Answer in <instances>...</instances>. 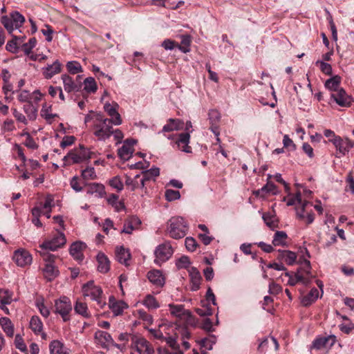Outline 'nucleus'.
I'll list each match as a JSON object with an SVG mask.
<instances>
[{
  "instance_id": "f257e3e1",
  "label": "nucleus",
  "mask_w": 354,
  "mask_h": 354,
  "mask_svg": "<svg viewBox=\"0 0 354 354\" xmlns=\"http://www.w3.org/2000/svg\"><path fill=\"white\" fill-rule=\"evenodd\" d=\"M160 329H150L151 335L157 339H165L167 344L171 348L169 351L167 348H159L158 354H177V321L169 325L160 326Z\"/></svg>"
},
{
  "instance_id": "f03ea898",
  "label": "nucleus",
  "mask_w": 354,
  "mask_h": 354,
  "mask_svg": "<svg viewBox=\"0 0 354 354\" xmlns=\"http://www.w3.org/2000/svg\"><path fill=\"white\" fill-rule=\"evenodd\" d=\"M196 324V318L189 310H185L181 305H178V330L182 327L180 330L183 339L182 344L185 349H188L190 347L189 343L185 340V339H189L191 335L190 332L188 330V327H194Z\"/></svg>"
},
{
  "instance_id": "7ed1b4c3",
  "label": "nucleus",
  "mask_w": 354,
  "mask_h": 354,
  "mask_svg": "<svg viewBox=\"0 0 354 354\" xmlns=\"http://www.w3.org/2000/svg\"><path fill=\"white\" fill-rule=\"evenodd\" d=\"M112 122L102 113H95L92 131L95 137L100 140H105L113 133Z\"/></svg>"
},
{
  "instance_id": "20e7f679",
  "label": "nucleus",
  "mask_w": 354,
  "mask_h": 354,
  "mask_svg": "<svg viewBox=\"0 0 354 354\" xmlns=\"http://www.w3.org/2000/svg\"><path fill=\"white\" fill-rule=\"evenodd\" d=\"M94 152L90 151L83 145H80L78 148L71 149L63 158L65 165L79 164L93 158Z\"/></svg>"
},
{
  "instance_id": "39448f33",
  "label": "nucleus",
  "mask_w": 354,
  "mask_h": 354,
  "mask_svg": "<svg viewBox=\"0 0 354 354\" xmlns=\"http://www.w3.org/2000/svg\"><path fill=\"white\" fill-rule=\"evenodd\" d=\"M178 149L185 153H192V147L189 145L190 133L194 131L192 124L190 121L184 122L178 120Z\"/></svg>"
},
{
  "instance_id": "423d86ee",
  "label": "nucleus",
  "mask_w": 354,
  "mask_h": 354,
  "mask_svg": "<svg viewBox=\"0 0 354 354\" xmlns=\"http://www.w3.org/2000/svg\"><path fill=\"white\" fill-rule=\"evenodd\" d=\"M66 243V239L64 233L57 230L53 235L51 239L45 240L42 243L39 244L37 252L41 254L50 253L49 251H55L59 248H63Z\"/></svg>"
},
{
  "instance_id": "0eeeda50",
  "label": "nucleus",
  "mask_w": 354,
  "mask_h": 354,
  "mask_svg": "<svg viewBox=\"0 0 354 354\" xmlns=\"http://www.w3.org/2000/svg\"><path fill=\"white\" fill-rule=\"evenodd\" d=\"M39 254L43 259L44 261H45V266L43 268L44 277L48 281H52L55 279L59 273L57 267H56L54 264L57 257L53 254L45 253L44 252Z\"/></svg>"
},
{
  "instance_id": "6e6552de",
  "label": "nucleus",
  "mask_w": 354,
  "mask_h": 354,
  "mask_svg": "<svg viewBox=\"0 0 354 354\" xmlns=\"http://www.w3.org/2000/svg\"><path fill=\"white\" fill-rule=\"evenodd\" d=\"M82 292L85 297H90L102 308L106 302L102 300L103 291L100 286H95L93 281H89L82 286Z\"/></svg>"
},
{
  "instance_id": "1a4fd4ad",
  "label": "nucleus",
  "mask_w": 354,
  "mask_h": 354,
  "mask_svg": "<svg viewBox=\"0 0 354 354\" xmlns=\"http://www.w3.org/2000/svg\"><path fill=\"white\" fill-rule=\"evenodd\" d=\"M72 305L68 297L64 296L55 301V313L59 314L64 322L70 320Z\"/></svg>"
},
{
  "instance_id": "9d476101",
  "label": "nucleus",
  "mask_w": 354,
  "mask_h": 354,
  "mask_svg": "<svg viewBox=\"0 0 354 354\" xmlns=\"http://www.w3.org/2000/svg\"><path fill=\"white\" fill-rule=\"evenodd\" d=\"M131 346L140 354H154L151 344L142 337L132 336Z\"/></svg>"
},
{
  "instance_id": "9b49d317",
  "label": "nucleus",
  "mask_w": 354,
  "mask_h": 354,
  "mask_svg": "<svg viewBox=\"0 0 354 354\" xmlns=\"http://www.w3.org/2000/svg\"><path fill=\"white\" fill-rule=\"evenodd\" d=\"M173 254V249L169 243H165L159 245L155 250L154 262L157 265H160L167 261Z\"/></svg>"
},
{
  "instance_id": "f8f14e48",
  "label": "nucleus",
  "mask_w": 354,
  "mask_h": 354,
  "mask_svg": "<svg viewBox=\"0 0 354 354\" xmlns=\"http://www.w3.org/2000/svg\"><path fill=\"white\" fill-rule=\"evenodd\" d=\"M296 203L301 205L300 207H295L297 216L299 219H304L305 217L304 212L306 211V207L310 203L308 201H302L301 194L300 192H298L295 197H292L288 200V201L287 202V205H294Z\"/></svg>"
},
{
  "instance_id": "ddd939ff",
  "label": "nucleus",
  "mask_w": 354,
  "mask_h": 354,
  "mask_svg": "<svg viewBox=\"0 0 354 354\" xmlns=\"http://www.w3.org/2000/svg\"><path fill=\"white\" fill-rule=\"evenodd\" d=\"M15 262L17 264V266L20 267H24L27 265H29L32 262V256L29 253L28 251L21 249L16 250L13 254L12 257Z\"/></svg>"
},
{
  "instance_id": "4468645a",
  "label": "nucleus",
  "mask_w": 354,
  "mask_h": 354,
  "mask_svg": "<svg viewBox=\"0 0 354 354\" xmlns=\"http://www.w3.org/2000/svg\"><path fill=\"white\" fill-rule=\"evenodd\" d=\"M136 140L133 139H127L123 145L118 149V156L124 160H129L134 151L133 145L136 144Z\"/></svg>"
},
{
  "instance_id": "2eb2a0df",
  "label": "nucleus",
  "mask_w": 354,
  "mask_h": 354,
  "mask_svg": "<svg viewBox=\"0 0 354 354\" xmlns=\"http://www.w3.org/2000/svg\"><path fill=\"white\" fill-rule=\"evenodd\" d=\"M335 342L336 337L335 335H328L327 337H319L314 339L310 346V348L320 350L328 346H333Z\"/></svg>"
},
{
  "instance_id": "dca6fc26",
  "label": "nucleus",
  "mask_w": 354,
  "mask_h": 354,
  "mask_svg": "<svg viewBox=\"0 0 354 354\" xmlns=\"http://www.w3.org/2000/svg\"><path fill=\"white\" fill-rule=\"evenodd\" d=\"M118 107V105L116 103L114 104L106 103L104 106V111L111 117L109 121L114 125H120L122 122L121 116L117 110Z\"/></svg>"
},
{
  "instance_id": "f3484780",
  "label": "nucleus",
  "mask_w": 354,
  "mask_h": 354,
  "mask_svg": "<svg viewBox=\"0 0 354 354\" xmlns=\"http://www.w3.org/2000/svg\"><path fill=\"white\" fill-rule=\"evenodd\" d=\"M331 97L341 106H350L353 101L351 96L348 95L343 88H339L337 93H333Z\"/></svg>"
},
{
  "instance_id": "a211bd4d",
  "label": "nucleus",
  "mask_w": 354,
  "mask_h": 354,
  "mask_svg": "<svg viewBox=\"0 0 354 354\" xmlns=\"http://www.w3.org/2000/svg\"><path fill=\"white\" fill-rule=\"evenodd\" d=\"M64 90L67 93L73 91H78L82 87L81 82H75L73 78L68 75L64 74L62 75Z\"/></svg>"
},
{
  "instance_id": "6ab92c4d",
  "label": "nucleus",
  "mask_w": 354,
  "mask_h": 354,
  "mask_svg": "<svg viewBox=\"0 0 354 354\" xmlns=\"http://www.w3.org/2000/svg\"><path fill=\"white\" fill-rule=\"evenodd\" d=\"M61 71L62 64L58 60L42 68V74L48 80L52 78L55 75L59 73Z\"/></svg>"
},
{
  "instance_id": "aec40b11",
  "label": "nucleus",
  "mask_w": 354,
  "mask_h": 354,
  "mask_svg": "<svg viewBox=\"0 0 354 354\" xmlns=\"http://www.w3.org/2000/svg\"><path fill=\"white\" fill-rule=\"evenodd\" d=\"M86 248V244L81 241H76L73 243L70 247V254L73 258L79 261L83 260V250Z\"/></svg>"
},
{
  "instance_id": "412c9836",
  "label": "nucleus",
  "mask_w": 354,
  "mask_h": 354,
  "mask_svg": "<svg viewBox=\"0 0 354 354\" xmlns=\"http://www.w3.org/2000/svg\"><path fill=\"white\" fill-rule=\"evenodd\" d=\"M177 130V122L174 119H169L168 122L163 127L162 132L168 139L171 140L174 144H177L176 134H170V132Z\"/></svg>"
},
{
  "instance_id": "4be33fe9",
  "label": "nucleus",
  "mask_w": 354,
  "mask_h": 354,
  "mask_svg": "<svg viewBox=\"0 0 354 354\" xmlns=\"http://www.w3.org/2000/svg\"><path fill=\"white\" fill-rule=\"evenodd\" d=\"M298 263L300 266L297 268L296 272H299V274H302L305 277H308L311 280L314 276L311 273V265L310 261L300 258Z\"/></svg>"
},
{
  "instance_id": "5701e85b",
  "label": "nucleus",
  "mask_w": 354,
  "mask_h": 354,
  "mask_svg": "<svg viewBox=\"0 0 354 354\" xmlns=\"http://www.w3.org/2000/svg\"><path fill=\"white\" fill-rule=\"evenodd\" d=\"M277 259L279 261H283L289 266L295 263L297 254L295 252L290 250H279Z\"/></svg>"
},
{
  "instance_id": "b1692460",
  "label": "nucleus",
  "mask_w": 354,
  "mask_h": 354,
  "mask_svg": "<svg viewBox=\"0 0 354 354\" xmlns=\"http://www.w3.org/2000/svg\"><path fill=\"white\" fill-rule=\"evenodd\" d=\"M160 170L158 168H151L142 172V177L140 178L141 187L144 188L151 180H155L154 178L158 176Z\"/></svg>"
},
{
  "instance_id": "393cba45",
  "label": "nucleus",
  "mask_w": 354,
  "mask_h": 354,
  "mask_svg": "<svg viewBox=\"0 0 354 354\" xmlns=\"http://www.w3.org/2000/svg\"><path fill=\"white\" fill-rule=\"evenodd\" d=\"M147 278L150 282L158 287H162L165 284V279L161 271L158 270H152L148 272Z\"/></svg>"
},
{
  "instance_id": "a878e982",
  "label": "nucleus",
  "mask_w": 354,
  "mask_h": 354,
  "mask_svg": "<svg viewBox=\"0 0 354 354\" xmlns=\"http://www.w3.org/2000/svg\"><path fill=\"white\" fill-rule=\"evenodd\" d=\"M140 224L141 221L137 216H131L124 221L121 233L131 234L132 231L138 228Z\"/></svg>"
},
{
  "instance_id": "bb28decb",
  "label": "nucleus",
  "mask_w": 354,
  "mask_h": 354,
  "mask_svg": "<svg viewBox=\"0 0 354 354\" xmlns=\"http://www.w3.org/2000/svg\"><path fill=\"white\" fill-rule=\"evenodd\" d=\"M329 141L333 142L337 151L342 156H344L346 153L348 152L346 138L343 139L340 136L335 137L333 139L329 140Z\"/></svg>"
},
{
  "instance_id": "cd10ccee",
  "label": "nucleus",
  "mask_w": 354,
  "mask_h": 354,
  "mask_svg": "<svg viewBox=\"0 0 354 354\" xmlns=\"http://www.w3.org/2000/svg\"><path fill=\"white\" fill-rule=\"evenodd\" d=\"M109 308L115 315H121L128 306L122 301H115L113 297L109 298Z\"/></svg>"
},
{
  "instance_id": "c85d7f7f",
  "label": "nucleus",
  "mask_w": 354,
  "mask_h": 354,
  "mask_svg": "<svg viewBox=\"0 0 354 354\" xmlns=\"http://www.w3.org/2000/svg\"><path fill=\"white\" fill-rule=\"evenodd\" d=\"M188 272L192 283V290L196 291L200 288L201 281L202 279L201 274L194 267L189 268Z\"/></svg>"
},
{
  "instance_id": "c756f323",
  "label": "nucleus",
  "mask_w": 354,
  "mask_h": 354,
  "mask_svg": "<svg viewBox=\"0 0 354 354\" xmlns=\"http://www.w3.org/2000/svg\"><path fill=\"white\" fill-rule=\"evenodd\" d=\"M115 258L118 262L129 265V261L131 258V254L128 250H126L123 246L118 248L115 250Z\"/></svg>"
},
{
  "instance_id": "7c9ffc66",
  "label": "nucleus",
  "mask_w": 354,
  "mask_h": 354,
  "mask_svg": "<svg viewBox=\"0 0 354 354\" xmlns=\"http://www.w3.org/2000/svg\"><path fill=\"white\" fill-rule=\"evenodd\" d=\"M98 262L97 270L102 273H106L110 269V261L108 257L102 252L98 253L97 256Z\"/></svg>"
},
{
  "instance_id": "2f4dec72",
  "label": "nucleus",
  "mask_w": 354,
  "mask_h": 354,
  "mask_svg": "<svg viewBox=\"0 0 354 354\" xmlns=\"http://www.w3.org/2000/svg\"><path fill=\"white\" fill-rule=\"evenodd\" d=\"M50 354H68V349L58 340H53L49 346Z\"/></svg>"
},
{
  "instance_id": "473e14b6",
  "label": "nucleus",
  "mask_w": 354,
  "mask_h": 354,
  "mask_svg": "<svg viewBox=\"0 0 354 354\" xmlns=\"http://www.w3.org/2000/svg\"><path fill=\"white\" fill-rule=\"evenodd\" d=\"M288 239V235L285 232L277 231L273 236L272 244L274 246H286Z\"/></svg>"
},
{
  "instance_id": "72a5a7b5",
  "label": "nucleus",
  "mask_w": 354,
  "mask_h": 354,
  "mask_svg": "<svg viewBox=\"0 0 354 354\" xmlns=\"http://www.w3.org/2000/svg\"><path fill=\"white\" fill-rule=\"evenodd\" d=\"M0 325L8 337H12L14 335V325L9 318H0Z\"/></svg>"
},
{
  "instance_id": "f704fd0d",
  "label": "nucleus",
  "mask_w": 354,
  "mask_h": 354,
  "mask_svg": "<svg viewBox=\"0 0 354 354\" xmlns=\"http://www.w3.org/2000/svg\"><path fill=\"white\" fill-rule=\"evenodd\" d=\"M266 225L272 230L278 227L279 221L276 215L272 212H266L262 216Z\"/></svg>"
},
{
  "instance_id": "c9c22d12",
  "label": "nucleus",
  "mask_w": 354,
  "mask_h": 354,
  "mask_svg": "<svg viewBox=\"0 0 354 354\" xmlns=\"http://www.w3.org/2000/svg\"><path fill=\"white\" fill-rule=\"evenodd\" d=\"M75 312L85 318H90L91 315L88 311L87 304L81 301H77L74 306Z\"/></svg>"
},
{
  "instance_id": "e433bc0d",
  "label": "nucleus",
  "mask_w": 354,
  "mask_h": 354,
  "mask_svg": "<svg viewBox=\"0 0 354 354\" xmlns=\"http://www.w3.org/2000/svg\"><path fill=\"white\" fill-rule=\"evenodd\" d=\"M299 282L307 286L310 283V279L299 272H295L294 275L288 279V284L294 286Z\"/></svg>"
},
{
  "instance_id": "4c0bfd02",
  "label": "nucleus",
  "mask_w": 354,
  "mask_h": 354,
  "mask_svg": "<svg viewBox=\"0 0 354 354\" xmlns=\"http://www.w3.org/2000/svg\"><path fill=\"white\" fill-rule=\"evenodd\" d=\"M341 77L339 75H335L331 78L327 80L324 84V86L326 88L333 91L335 93L339 91V84L341 83Z\"/></svg>"
},
{
  "instance_id": "58836bf2",
  "label": "nucleus",
  "mask_w": 354,
  "mask_h": 354,
  "mask_svg": "<svg viewBox=\"0 0 354 354\" xmlns=\"http://www.w3.org/2000/svg\"><path fill=\"white\" fill-rule=\"evenodd\" d=\"M319 297V291L317 288H313L310 290L308 294L302 298L301 303L304 306H310L315 302Z\"/></svg>"
},
{
  "instance_id": "ea45409f",
  "label": "nucleus",
  "mask_w": 354,
  "mask_h": 354,
  "mask_svg": "<svg viewBox=\"0 0 354 354\" xmlns=\"http://www.w3.org/2000/svg\"><path fill=\"white\" fill-rule=\"evenodd\" d=\"M179 37L180 39V44H178V50H180L183 53L189 52L192 43L191 36L189 35H181Z\"/></svg>"
},
{
  "instance_id": "a19ab883",
  "label": "nucleus",
  "mask_w": 354,
  "mask_h": 354,
  "mask_svg": "<svg viewBox=\"0 0 354 354\" xmlns=\"http://www.w3.org/2000/svg\"><path fill=\"white\" fill-rule=\"evenodd\" d=\"M95 337L99 340L102 346H105L106 344L113 343V339L111 335L107 332L99 330L95 333Z\"/></svg>"
},
{
  "instance_id": "79ce46f5",
  "label": "nucleus",
  "mask_w": 354,
  "mask_h": 354,
  "mask_svg": "<svg viewBox=\"0 0 354 354\" xmlns=\"http://www.w3.org/2000/svg\"><path fill=\"white\" fill-rule=\"evenodd\" d=\"M30 327L35 334L42 332L43 323L37 316H32L30 321Z\"/></svg>"
},
{
  "instance_id": "37998d69",
  "label": "nucleus",
  "mask_w": 354,
  "mask_h": 354,
  "mask_svg": "<svg viewBox=\"0 0 354 354\" xmlns=\"http://www.w3.org/2000/svg\"><path fill=\"white\" fill-rule=\"evenodd\" d=\"M167 233L174 239H177V218L172 217L167 223Z\"/></svg>"
},
{
  "instance_id": "c03bdc74",
  "label": "nucleus",
  "mask_w": 354,
  "mask_h": 354,
  "mask_svg": "<svg viewBox=\"0 0 354 354\" xmlns=\"http://www.w3.org/2000/svg\"><path fill=\"white\" fill-rule=\"evenodd\" d=\"M12 292L8 289H0V304H10L12 301Z\"/></svg>"
},
{
  "instance_id": "a18cd8bd",
  "label": "nucleus",
  "mask_w": 354,
  "mask_h": 354,
  "mask_svg": "<svg viewBox=\"0 0 354 354\" xmlns=\"http://www.w3.org/2000/svg\"><path fill=\"white\" fill-rule=\"evenodd\" d=\"M118 195L111 194L108 198L109 203L114 207L117 212H120L125 208L124 203L118 201Z\"/></svg>"
},
{
  "instance_id": "49530a36",
  "label": "nucleus",
  "mask_w": 354,
  "mask_h": 354,
  "mask_svg": "<svg viewBox=\"0 0 354 354\" xmlns=\"http://www.w3.org/2000/svg\"><path fill=\"white\" fill-rule=\"evenodd\" d=\"M84 89L87 93H95L97 91V84L93 77H89L84 81Z\"/></svg>"
},
{
  "instance_id": "de8ad7c7",
  "label": "nucleus",
  "mask_w": 354,
  "mask_h": 354,
  "mask_svg": "<svg viewBox=\"0 0 354 354\" xmlns=\"http://www.w3.org/2000/svg\"><path fill=\"white\" fill-rule=\"evenodd\" d=\"M23 109L30 120H35L36 118L37 109L32 104V102H28L24 104Z\"/></svg>"
},
{
  "instance_id": "09e8293b",
  "label": "nucleus",
  "mask_w": 354,
  "mask_h": 354,
  "mask_svg": "<svg viewBox=\"0 0 354 354\" xmlns=\"http://www.w3.org/2000/svg\"><path fill=\"white\" fill-rule=\"evenodd\" d=\"M10 17L15 25V28H19L25 21L24 17L17 11L12 12L10 14Z\"/></svg>"
},
{
  "instance_id": "8fccbe9b",
  "label": "nucleus",
  "mask_w": 354,
  "mask_h": 354,
  "mask_svg": "<svg viewBox=\"0 0 354 354\" xmlns=\"http://www.w3.org/2000/svg\"><path fill=\"white\" fill-rule=\"evenodd\" d=\"M66 68L68 72L73 75L83 71L82 66L76 61L68 62L66 64Z\"/></svg>"
},
{
  "instance_id": "3c124183",
  "label": "nucleus",
  "mask_w": 354,
  "mask_h": 354,
  "mask_svg": "<svg viewBox=\"0 0 354 354\" xmlns=\"http://www.w3.org/2000/svg\"><path fill=\"white\" fill-rule=\"evenodd\" d=\"M38 206L41 207L42 210L52 209L55 206L53 196L50 194L47 195L45 201L39 202Z\"/></svg>"
},
{
  "instance_id": "603ef678",
  "label": "nucleus",
  "mask_w": 354,
  "mask_h": 354,
  "mask_svg": "<svg viewBox=\"0 0 354 354\" xmlns=\"http://www.w3.org/2000/svg\"><path fill=\"white\" fill-rule=\"evenodd\" d=\"M144 305L149 309H156L159 307L158 302L151 295L146 296L144 300Z\"/></svg>"
},
{
  "instance_id": "864d4df0",
  "label": "nucleus",
  "mask_w": 354,
  "mask_h": 354,
  "mask_svg": "<svg viewBox=\"0 0 354 354\" xmlns=\"http://www.w3.org/2000/svg\"><path fill=\"white\" fill-rule=\"evenodd\" d=\"M104 191V187L102 184L91 183L88 185L87 193L94 194L97 193L101 195Z\"/></svg>"
},
{
  "instance_id": "5fc2aeb1",
  "label": "nucleus",
  "mask_w": 354,
  "mask_h": 354,
  "mask_svg": "<svg viewBox=\"0 0 354 354\" xmlns=\"http://www.w3.org/2000/svg\"><path fill=\"white\" fill-rule=\"evenodd\" d=\"M188 230L187 222L183 218L178 216V239L185 236Z\"/></svg>"
},
{
  "instance_id": "6e6d98bb",
  "label": "nucleus",
  "mask_w": 354,
  "mask_h": 354,
  "mask_svg": "<svg viewBox=\"0 0 354 354\" xmlns=\"http://www.w3.org/2000/svg\"><path fill=\"white\" fill-rule=\"evenodd\" d=\"M95 169L92 167H88L82 171V177L84 180H93L96 178Z\"/></svg>"
},
{
  "instance_id": "4d7b16f0",
  "label": "nucleus",
  "mask_w": 354,
  "mask_h": 354,
  "mask_svg": "<svg viewBox=\"0 0 354 354\" xmlns=\"http://www.w3.org/2000/svg\"><path fill=\"white\" fill-rule=\"evenodd\" d=\"M37 39L35 37L30 38L28 43L22 45L21 49L26 55H29L32 49L36 46Z\"/></svg>"
},
{
  "instance_id": "13d9d810",
  "label": "nucleus",
  "mask_w": 354,
  "mask_h": 354,
  "mask_svg": "<svg viewBox=\"0 0 354 354\" xmlns=\"http://www.w3.org/2000/svg\"><path fill=\"white\" fill-rule=\"evenodd\" d=\"M316 65L319 66L321 71L327 75H332V66L330 64L326 63L323 61H317Z\"/></svg>"
},
{
  "instance_id": "bf43d9fd",
  "label": "nucleus",
  "mask_w": 354,
  "mask_h": 354,
  "mask_svg": "<svg viewBox=\"0 0 354 354\" xmlns=\"http://www.w3.org/2000/svg\"><path fill=\"white\" fill-rule=\"evenodd\" d=\"M109 185L118 192H120L123 189L124 185L121 181L120 177L115 176L109 180Z\"/></svg>"
},
{
  "instance_id": "052dcab7",
  "label": "nucleus",
  "mask_w": 354,
  "mask_h": 354,
  "mask_svg": "<svg viewBox=\"0 0 354 354\" xmlns=\"http://www.w3.org/2000/svg\"><path fill=\"white\" fill-rule=\"evenodd\" d=\"M209 129L212 131V133L215 135L216 138V142L215 145L219 144L221 142V139L219 138L220 135V127L219 122H209Z\"/></svg>"
},
{
  "instance_id": "680f3d73",
  "label": "nucleus",
  "mask_w": 354,
  "mask_h": 354,
  "mask_svg": "<svg viewBox=\"0 0 354 354\" xmlns=\"http://www.w3.org/2000/svg\"><path fill=\"white\" fill-rule=\"evenodd\" d=\"M138 317L142 319L145 324H151L152 323V317L144 310H138Z\"/></svg>"
},
{
  "instance_id": "e2e57ef3",
  "label": "nucleus",
  "mask_w": 354,
  "mask_h": 354,
  "mask_svg": "<svg viewBox=\"0 0 354 354\" xmlns=\"http://www.w3.org/2000/svg\"><path fill=\"white\" fill-rule=\"evenodd\" d=\"M340 330L345 334H350L354 330V324L351 322H347L346 323L341 324L339 326Z\"/></svg>"
},
{
  "instance_id": "0e129e2a",
  "label": "nucleus",
  "mask_w": 354,
  "mask_h": 354,
  "mask_svg": "<svg viewBox=\"0 0 354 354\" xmlns=\"http://www.w3.org/2000/svg\"><path fill=\"white\" fill-rule=\"evenodd\" d=\"M15 345L17 348H18L19 350H20L22 352H24V351H27V348H26V344H25V343L24 342V339H23L22 337L19 334H17L15 336Z\"/></svg>"
},
{
  "instance_id": "69168bd1",
  "label": "nucleus",
  "mask_w": 354,
  "mask_h": 354,
  "mask_svg": "<svg viewBox=\"0 0 354 354\" xmlns=\"http://www.w3.org/2000/svg\"><path fill=\"white\" fill-rule=\"evenodd\" d=\"M1 21L8 32H11L13 30L15 25L11 17L3 16L2 17Z\"/></svg>"
},
{
  "instance_id": "338daca9",
  "label": "nucleus",
  "mask_w": 354,
  "mask_h": 354,
  "mask_svg": "<svg viewBox=\"0 0 354 354\" xmlns=\"http://www.w3.org/2000/svg\"><path fill=\"white\" fill-rule=\"evenodd\" d=\"M25 135L26 136V140L24 142L25 146L31 149H37L38 148V145L35 142L30 133H26Z\"/></svg>"
},
{
  "instance_id": "774afa93",
  "label": "nucleus",
  "mask_w": 354,
  "mask_h": 354,
  "mask_svg": "<svg viewBox=\"0 0 354 354\" xmlns=\"http://www.w3.org/2000/svg\"><path fill=\"white\" fill-rule=\"evenodd\" d=\"M185 245L188 251L194 252L198 244L192 237H187L185 241Z\"/></svg>"
}]
</instances>
